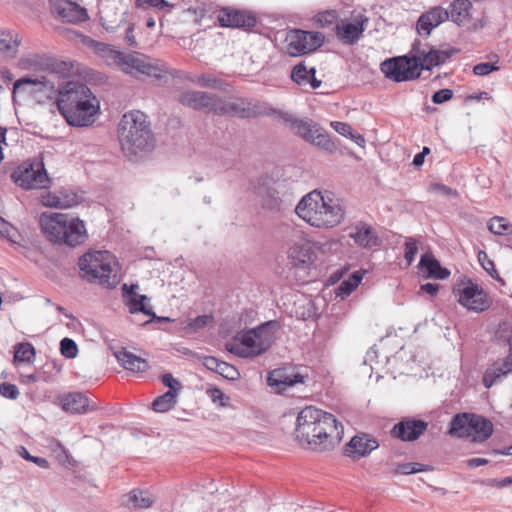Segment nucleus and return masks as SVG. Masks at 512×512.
<instances>
[{"mask_svg":"<svg viewBox=\"0 0 512 512\" xmlns=\"http://www.w3.org/2000/svg\"><path fill=\"white\" fill-rule=\"evenodd\" d=\"M453 97V91L448 88H443L436 91L432 95V102L435 104H442L449 101Z\"/></svg>","mask_w":512,"mask_h":512,"instance_id":"nucleus-57","label":"nucleus"},{"mask_svg":"<svg viewBox=\"0 0 512 512\" xmlns=\"http://www.w3.org/2000/svg\"><path fill=\"white\" fill-rule=\"evenodd\" d=\"M0 395L7 399L14 400L19 395V389L15 384L3 382L0 384Z\"/></svg>","mask_w":512,"mask_h":512,"instance_id":"nucleus-54","label":"nucleus"},{"mask_svg":"<svg viewBox=\"0 0 512 512\" xmlns=\"http://www.w3.org/2000/svg\"><path fill=\"white\" fill-rule=\"evenodd\" d=\"M361 281L362 276L357 272L353 273L348 280L342 281L341 284L339 285L338 289L340 291V294L343 296L351 294L358 287Z\"/></svg>","mask_w":512,"mask_h":512,"instance_id":"nucleus-45","label":"nucleus"},{"mask_svg":"<svg viewBox=\"0 0 512 512\" xmlns=\"http://www.w3.org/2000/svg\"><path fill=\"white\" fill-rule=\"evenodd\" d=\"M84 43L93 49L108 66H115L126 74L132 76L144 75L161 80L167 70L164 64L146 57L138 52L124 53L116 50L112 45L87 38Z\"/></svg>","mask_w":512,"mask_h":512,"instance_id":"nucleus-3","label":"nucleus"},{"mask_svg":"<svg viewBox=\"0 0 512 512\" xmlns=\"http://www.w3.org/2000/svg\"><path fill=\"white\" fill-rule=\"evenodd\" d=\"M268 385L278 390H285L297 383H303L304 377L300 374H288L286 369H275L269 372L267 377Z\"/></svg>","mask_w":512,"mask_h":512,"instance_id":"nucleus-29","label":"nucleus"},{"mask_svg":"<svg viewBox=\"0 0 512 512\" xmlns=\"http://www.w3.org/2000/svg\"><path fill=\"white\" fill-rule=\"evenodd\" d=\"M417 252H418L417 242L410 238L405 243V253H404V257H405L408 265H410L414 261Z\"/></svg>","mask_w":512,"mask_h":512,"instance_id":"nucleus-55","label":"nucleus"},{"mask_svg":"<svg viewBox=\"0 0 512 512\" xmlns=\"http://www.w3.org/2000/svg\"><path fill=\"white\" fill-rule=\"evenodd\" d=\"M448 14V20L462 25L471 18L472 3L469 0H455L445 8Z\"/></svg>","mask_w":512,"mask_h":512,"instance_id":"nucleus-34","label":"nucleus"},{"mask_svg":"<svg viewBox=\"0 0 512 512\" xmlns=\"http://www.w3.org/2000/svg\"><path fill=\"white\" fill-rule=\"evenodd\" d=\"M221 362H222L221 360H219L213 356H207V357H204V359H203V365L207 369L214 371L216 373L218 371V368H219Z\"/></svg>","mask_w":512,"mask_h":512,"instance_id":"nucleus-61","label":"nucleus"},{"mask_svg":"<svg viewBox=\"0 0 512 512\" xmlns=\"http://www.w3.org/2000/svg\"><path fill=\"white\" fill-rule=\"evenodd\" d=\"M288 258L295 267L307 268L316 259V253L308 242L296 243L290 247Z\"/></svg>","mask_w":512,"mask_h":512,"instance_id":"nucleus-23","label":"nucleus"},{"mask_svg":"<svg viewBox=\"0 0 512 512\" xmlns=\"http://www.w3.org/2000/svg\"><path fill=\"white\" fill-rule=\"evenodd\" d=\"M218 21L222 27L246 28L255 26L256 18L254 15L230 8H223L218 14Z\"/></svg>","mask_w":512,"mask_h":512,"instance_id":"nucleus-18","label":"nucleus"},{"mask_svg":"<svg viewBox=\"0 0 512 512\" xmlns=\"http://www.w3.org/2000/svg\"><path fill=\"white\" fill-rule=\"evenodd\" d=\"M57 92L55 82L48 76H25L13 84V97L16 94H26L34 98L51 99Z\"/></svg>","mask_w":512,"mask_h":512,"instance_id":"nucleus-13","label":"nucleus"},{"mask_svg":"<svg viewBox=\"0 0 512 512\" xmlns=\"http://www.w3.org/2000/svg\"><path fill=\"white\" fill-rule=\"evenodd\" d=\"M51 10L68 22H83L89 18L84 7L68 0L52 1Z\"/></svg>","mask_w":512,"mask_h":512,"instance_id":"nucleus-21","label":"nucleus"},{"mask_svg":"<svg viewBox=\"0 0 512 512\" xmlns=\"http://www.w3.org/2000/svg\"><path fill=\"white\" fill-rule=\"evenodd\" d=\"M287 53L291 56H301L317 50L324 43V36L320 32H310L294 29L286 36Z\"/></svg>","mask_w":512,"mask_h":512,"instance_id":"nucleus-14","label":"nucleus"},{"mask_svg":"<svg viewBox=\"0 0 512 512\" xmlns=\"http://www.w3.org/2000/svg\"><path fill=\"white\" fill-rule=\"evenodd\" d=\"M20 35L12 29H0V54L15 57L21 44Z\"/></svg>","mask_w":512,"mask_h":512,"instance_id":"nucleus-35","label":"nucleus"},{"mask_svg":"<svg viewBox=\"0 0 512 512\" xmlns=\"http://www.w3.org/2000/svg\"><path fill=\"white\" fill-rule=\"evenodd\" d=\"M419 53L420 56H415V59L419 64L418 69L421 74L422 70H432L434 67L445 63L454 54V50L430 48L429 51Z\"/></svg>","mask_w":512,"mask_h":512,"instance_id":"nucleus-25","label":"nucleus"},{"mask_svg":"<svg viewBox=\"0 0 512 512\" xmlns=\"http://www.w3.org/2000/svg\"><path fill=\"white\" fill-rule=\"evenodd\" d=\"M35 348L29 342L20 343L14 353V362L32 363L35 359Z\"/></svg>","mask_w":512,"mask_h":512,"instance_id":"nucleus-42","label":"nucleus"},{"mask_svg":"<svg viewBox=\"0 0 512 512\" xmlns=\"http://www.w3.org/2000/svg\"><path fill=\"white\" fill-rule=\"evenodd\" d=\"M428 428V423L421 419L406 418L393 426L391 436L404 442L417 440Z\"/></svg>","mask_w":512,"mask_h":512,"instance_id":"nucleus-16","label":"nucleus"},{"mask_svg":"<svg viewBox=\"0 0 512 512\" xmlns=\"http://www.w3.org/2000/svg\"><path fill=\"white\" fill-rule=\"evenodd\" d=\"M433 190L439 194L449 196V197H456L458 195V192L455 189L450 188L449 186H446L444 184H434Z\"/></svg>","mask_w":512,"mask_h":512,"instance_id":"nucleus-60","label":"nucleus"},{"mask_svg":"<svg viewBox=\"0 0 512 512\" xmlns=\"http://www.w3.org/2000/svg\"><path fill=\"white\" fill-rule=\"evenodd\" d=\"M274 184L268 177L261 178L257 187V194L261 197L264 208L280 210L282 200Z\"/></svg>","mask_w":512,"mask_h":512,"instance_id":"nucleus-26","label":"nucleus"},{"mask_svg":"<svg viewBox=\"0 0 512 512\" xmlns=\"http://www.w3.org/2000/svg\"><path fill=\"white\" fill-rule=\"evenodd\" d=\"M379 446L375 439L364 436H354L345 446V454L356 460L369 455Z\"/></svg>","mask_w":512,"mask_h":512,"instance_id":"nucleus-22","label":"nucleus"},{"mask_svg":"<svg viewBox=\"0 0 512 512\" xmlns=\"http://www.w3.org/2000/svg\"><path fill=\"white\" fill-rule=\"evenodd\" d=\"M212 96V94L207 92L188 90L179 96L178 101L182 105L194 110H203L209 112L212 103Z\"/></svg>","mask_w":512,"mask_h":512,"instance_id":"nucleus-28","label":"nucleus"},{"mask_svg":"<svg viewBox=\"0 0 512 512\" xmlns=\"http://www.w3.org/2000/svg\"><path fill=\"white\" fill-rule=\"evenodd\" d=\"M125 40L129 46H136V38L134 36V25L129 24L128 27L125 30Z\"/></svg>","mask_w":512,"mask_h":512,"instance_id":"nucleus-63","label":"nucleus"},{"mask_svg":"<svg viewBox=\"0 0 512 512\" xmlns=\"http://www.w3.org/2000/svg\"><path fill=\"white\" fill-rule=\"evenodd\" d=\"M138 6L148 5L155 7L159 10H163L165 8H172L173 5L168 3L166 0H136Z\"/></svg>","mask_w":512,"mask_h":512,"instance_id":"nucleus-58","label":"nucleus"},{"mask_svg":"<svg viewBox=\"0 0 512 512\" xmlns=\"http://www.w3.org/2000/svg\"><path fill=\"white\" fill-rule=\"evenodd\" d=\"M161 381L164 386L168 387L169 390L167 392H172L178 396L180 390L182 389V384L176 378L173 377L171 373H165L161 377Z\"/></svg>","mask_w":512,"mask_h":512,"instance_id":"nucleus-51","label":"nucleus"},{"mask_svg":"<svg viewBox=\"0 0 512 512\" xmlns=\"http://www.w3.org/2000/svg\"><path fill=\"white\" fill-rule=\"evenodd\" d=\"M488 230L495 235H508L512 233V225L503 217H492L487 223Z\"/></svg>","mask_w":512,"mask_h":512,"instance_id":"nucleus-41","label":"nucleus"},{"mask_svg":"<svg viewBox=\"0 0 512 512\" xmlns=\"http://www.w3.org/2000/svg\"><path fill=\"white\" fill-rule=\"evenodd\" d=\"M296 214L305 222L317 228H332L343 219L344 212L339 204L325 198L319 191L305 195L295 208Z\"/></svg>","mask_w":512,"mask_h":512,"instance_id":"nucleus-6","label":"nucleus"},{"mask_svg":"<svg viewBox=\"0 0 512 512\" xmlns=\"http://www.w3.org/2000/svg\"><path fill=\"white\" fill-rule=\"evenodd\" d=\"M282 119L296 135L300 136L305 141L329 153H333L337 150V145L329 137V134L313 120L297 118L291 113H284Z\"/></svg>","mask_w":512,"mask_h":512,"instance_id":"nucleus-10","label":"nucleus"},{"mask_svg":"<svg viewBox=\"0 0 512 512\" xmlns=\"http://www.w3.org/2000/svg\"><path fill=\"white\" fill-rule=\"evenodd\" d=\"M211 106L209 112H213L217 115H228L229 113V102L228 100L212 96Z\"/></svg>","mask_w":512,"mask_h":512,"instance_id":"nucleus-48","label":"nucleus"},{"mask_svg":"<svg viewBox=\"0 0 512 512\" xmlns=\"http://www.w3.org/2000/svg\"><path fill=\"white\" fill-rule=\"evenodd\" d=\"M79 276L92 284L115 288L121 277L116 257L107 250H90L78 260Z\"/></svg>","mask_w":512,"mask_h":512,"instance_id":"nucleus-5","label":"nucleus"},{"mask_svg":"<svg viewBox=\"0 0 512 512\" xmlns=\"http://www.w3.org/2000/svg\"><path fill=\"white\" fill-rule=\"evenodd\" d=\"M338 19V13L336 10H327L320 12L316 15V21L321 27H328L335 23Z\"/></svg>","mask_w":512,"mask_h":512,"instance_id":"nucleus-49","label":"nucleus"},{"mask_svg":"<svg viewBox=\"0 0 512 512\" xmlns=\"http://www.w3.org/2000/svg\"><path fill=\"white\" fill-rule=\"evenodd\" d=\"M512 372V367L503 359L493 362L484 372L483 384L490 388Z\"/></svg>","mask_w":512,"mask_h":512,"instance_id":"nucleus-33","label":"nucleus"},{"mask_svg":"<svg viewBox=\"0 0 512 512\" xmlns=\"http://www.w3.org/2000/svg\"><path fill=\"white\" fill-rule=\"evenodd\" d=\"M363 22H349L341 20L340 23L335 25V33L337 38L347 45L355 44L364 32Z\"/></svg>","mask_w":512,"mask_h":512,"instance_id":"nucleus-27","label":"nucleus"},{"mask_svg":"<svg viewBox=\"0 0 512 512\" xmlns=\"http://www.w3.org/2000/svg\"><path fill=\"white\" fill-rule=\"evenodd\" d=\"M60 352L67 359H73L78 354V347L76 342L68 337L60 341Z\"/></svg>","mask_w":512,"mask_h":512,"instance_id":"nucleus-46","label":"nucleus"},{"mask_svg":"<svg viewBox=\"0 0 512 512\" xmlns=\"http://www.w3.org/2000/svg\"><path fill=\"white\" fill-rule=\"evenodd\" d=\"M493 431V423L488 418L476 413L462 412L452 417L447 433L473 443H483L492 436Z\"/></svg>","mask_w":512,"mask_h":512,"instance_id":"nucleus-9","label":"nucleus"},{"mask_svg":"<svg viewBox=\"0 0 512 512\" xmlns=\"http://www.w3.org/2000/svg\"><path fill=\"white\" fill-rule=\"evenodd\" d=\"M118 137L121 148L128 157L151 151L155 143L147 117L140 111L123 115L118 125Z\"/></svg>","mask_w":512,"mask_h":512,"instance_id":"nucleus-4","label":"nucleus"},{"mask_svg":"<svg viewBox=\"0 0 512 512\" xmlns=\"http://www.w3.org/2000/svg\"><path fill=\"white\" fill-rule=\"evenodd\" d=\"M49 57L40 54H30L20 59V66L28 70L45 71L48 67Z\"/></svg>","mask_w":512,"mask_h":512,"instance_id":"nucleus-38","label":"nucleus"},{"mask_svg":"<svg viewBox=\"0 0 512 512\" xmlns=\"http://www.w3.org/2000/svg\"><path fill=\"white\" fill-rule=\"evenodd\" d=\"M478 261L481 267L498 283L501 285H505V280L499 275L498 271L495 268L494 262L489 259L487 253L483 250L478 252Z\"/></svg>","mask_w":512,"mask_h":512,"instance_id":"nucleus-43","label":"nucleus"},{"mask_svg":"<svg viewBox=\"0 0 512 512\" xmlns=\"http://www.w3.org/2000/svg\"><path fill=\"white\" fill-rule=\"evenodd\" d=\"M250 115V108L243 99H237L229 102L228 116H238L246 118Z\"/></svg>","mask_w":512,"mask_h":512,"instance_id":"nucleus-44","label":"nucleus"},{"mask_svg":"<svg viewBox=\"0 0 512 512\" xmlns=\"http://www.w3.org/2000/svg\"><path fill=\"white\" fill-rule=\"evenodd\" d=\"M177 395L172 392H165L152 402V409L155 412L164 413L173 409L177 403Z\"/></svg>","mask_w":512,"mask_h":512,"instance_id":"nucleus-40","label":"nucleus"},{"mask_svg":"<svg viewBox=\"0 0 512 512\" xmlns=\"http://www.w3.org/2000/svg\"><path fill=\"white\" fill-rule=\"evenodd\" d=\"M457 294L459 304L474 312L485 311L492 304L491 298L483 288L472 281H468L463 288H459Z\"/></svg>","mask_w":512,"mask_h":512,"instance_id":"nucleus-15","label":"nucleus"},{"mask_svg":"<svg viewBox=\"0 0 512 512\" xmlns=\"http://www.w3.org/2000/svg\"><path fill=\"white\" fill-rule=\"evenodd\" d=\"M19 454L21 455L22 458H24L25 460H28V461H31V462L35 463L40 468L48 469L50 467V464H49V462H48V460L46 458L38 457V456H32L27 451V449L24 448V447H21V451L19 452Z\"/></svg>","mask_w":512,"mask_h":512,"instance_id":"nucleus-53","label":"nucleus"},{"mask_svg":"<svg viewBox=\"0 0 512 512\" xmlns=\"http://www.w3.org/2000/svg\"><path fill=\"white\" fill-rule=\"evenodd\" d=\"M197 84L204 88L221 89L223 81L212 74H202L197 77Z\"/></svg>","mask_w":512,"mask_h":512,"instance_id":"nucleus-47","label":"nucleus"},{"mask_svg":"<svg viewBox=\"0 0 512 512\" xmlns=\"http://www.w3.org/2000/svg\"><path fill=\"white\" fill-rule=\"evenodd\" d=\"M279 324L275 320H270L261 325L243 332L239 336V343L231 345L228 350L241 357L251 358L265 353L275 340V332Z\"/></svg>","mask_w":512,"mask_h":512,"instance_id":"nucleus-8","label":"nucleus"},{"mask_svg":"<svg viewBox=\"0 0 512 512\" xmlns=\"http://www.w3.org/2000/svg\"><path fill=\"white\" fill-rule=\"evenodd\" d=\"M138 289L137 284H132L128 286L124 284L122 287L123 297L126 298V304L129 307V312L134 314L138 312H142L145 315L155 317V313L152 308H147L145 301L148 300L146 295H140L135 292Z\"/></svg>","mask_w":512,"mask_h":512,"instance_id":"nucleus-24","label":"nucleus"},{"mask_svg":"<svg viewBox=\"0 0 512 512\" xmlns=\"http://www.w3.org/2000/svg\"><path fill=\"white\" fill-rule=\"evenodd\" d=\"M418 62L415 56H396L384 60L380 64V70L386 78L394 82H406L420 77Z\"/></svg>","mask_w":512,"mask_h":512,"instance_id":"nucleus-12","label":"nucleus"},{"mask_svg":"<svg viewBox=\"0 0 512 512\" xmlns=\"http://www.w3.org/2000/svg\"><path fill=\"white\" fill-rule=\"evenodd\" d=\"M217 373L228 380H236L240 376L239 371L233 365L224 361L221 362Z\"/></svg>","mask_w":512,"mask_h":512,"instance_id":"nucleus-52","label":"nucleus"},{"mask_svg":"<svg viewBox=\"0 0 512 512\" xmlns=\"http://www.w3.org/2000/svg\"><path fill=\"white\" fill-rule=\"evenodd\" d=\"M207 394L213 403L219 404L221 407L228 406L230 398L221 389L217 387L210 388L207 390Z\"/></svg>","mask_w":512,"mask_h":512,"instance_id":"nucleus-50","label":"nucleus"},{"mask_svg":"<svg viewBox=\"0 0 512 512\" xmlns=\"http://www.w3.org/2000/svg\"><path fill=\"white\" fill-rule=\"evenodd\" d=\"M155 502V497L147 490L134 489L122 498V504L129 509H146Z\"/></svg>","mask_w":512,"mask_h":512,"instance_id":"nucleus-30","label":"nucleus"},{"mask_svg":"<svg viewBox=\"0 0 512 512\" xmlns=\"http://www.w3.org/2000/svg\"><path fill=\"white\" fill-rule=\"evenodd\" d=\"M413 467L412 463H402L397 465L395 470L393 471L394 474H401V475H410L412 474Z\"/></svg>","mask_w":512,"mask_h":512,"instance_id":"nucleus-64","label":"nucleus"},{"mask_svg":"<svg viewBox=\"0 0 512 512\" xmlns=\"http://www.w3.org/2000/svg\"><path fill=\"white\" fill-rule=\"evenodd\" d=\"M114 355L119 364L126 370L132 372H145L149 368L148 362L145 359L136 356L125 349L115 352Z\"/></svg>","mask_w":512,"mask_h":512,"instance_id":"nucleus-36","label":"nucleus"},{"mask_svg":"<svg viewBox=\"0 0 512 512\" xmlns=\"http://www.w3.org/2000/svg\"><path fill=\"white\" fill-rule=\"evenodd\" d=\"M56 93L58 110L69 125L84 127L94 122L99 104L87 85L67 82Z\"/></svg>","mask_w":512,"mask_h":512,"instance_id":"nucleus-2","label":"nucleus"},{"mask_svg":"<svg viewBox=\"0 0 512 512\" xmlns=\"http://www.w3.org/2000/svg\"><path fill=\"white\" fill-rule=\"evenodd\" d=\"M448 20V14L442 6H434L423 13L416 23V30L421 36H429L431 31Z\"/></svg>","mask_w":512,"mask_h":512,"instance_id":"nucleus-20","label":"nucleus"},{"mask_svg":"<svg viewBox=\"0 0 512 512\" xmlns=\"http://www.w3.org/2000/svg\"><path fill=\"white\" fill-rule=\"evenodd\" d=\"M498 69H499V67L493 63L483 62V63H479V64L475 65L473 68V72L475 75H478V76H486V75L490 74L491 72L496 71Z\"/></svg>","mask_w":512,"mask_h":512,"instance_id":"nucleus-56","label":"nucleus"},{"mask_svg":"<svg viewBox=\"0 0 512 512\" xmlns=\"http://www.w3.org/2000/svg\"><path fill=\"white\" fill-rule=\"evenodd\" d=\"M46 72H48V74L46 76H48L50 79H52V77L54 75H58L60 77H66L71 74L72 65L68 62L59 61L57 59L49 57L48 67L46 69Z\"/></svg>","mask_w":512,"mask_h":512,"instance_id":"nucleus-39","label":"nucleus"},{"mask_svg":"<svg viewBox=\"0 0 512 512\" xmlns=\"http://www.w3.org/2000/svg\"><path fill=\"white\" fill-rule=\"evenodd\" d=\"M420 291L427 293L430 296H435L439 291V285L436 283L428 282L420 286Z\"/></svg>","mask_w":512,"mask_h":512,"instance_id":"nucleus-62","label":"nucleus"},{"mask_svg":"<svg viewBox=\"0 0 512 512\" xmlns=\"http://www.w3.org/2000/svg\"><path fill=\"white\" fill-rule=\"evenodd\" d=\"M39 222L43 233L51 242L75 247L87 239L84 222L68 214L43 213Z\"/></svg>","mask_w":512,"mask_h":512,"instance_id":"nucleus-7","label":"nucleus"},{"mask_svg":"<svg viewBox=\"0 0 512 512\" xmlns=\"http://www.w3.org/2000/svg\"><path fill=\"white\" fill-rule=\"evenodd\" d=\"M13 181L23 189L46 188L50 179L40 158L23 162L11 175Z\"/></svg>","mask_w":512,"mask_h":512,"instance_id":"nucleus-11","label":"nucleus"},{"mask_svg":"<svg viewBox=\"0 0 512 512\" xmlns=\"http://www.w3.org/2000/svg\"><path fill=\"white\" fill-rule=\"evenodd\" d=\"M82 197L69 188H61L42 196L44 206L51 208L67 209L78 205Z\"/></svg>","mask_w":512,"mask_h":512,"instance_id":"nucleus-19","label":"nucleus"},{"mask_svg":"<svg viewBox=\"0 0 512 512\" xmlns=\"http://www.w3.org/2000/svg\"><path fill=\"white\" fill-rule=\"evenodd\" d=\"M88 406L87 396L80 392L69 393L62 399V409L72 414L85 413Z\"/></svg>","mask_w":512,"mask_h":512,"instance_id":"nucleus-37","label":"nucleus"},{"mask_svg":"<svg viewBox=\"0 0 512 512\" xmlns=\"http://www.w3.org/2000/svg\"><path fill=\"white\" fill-rule=\"evenodd\" d=\"M418 266L426 272L425 278L443 280L450 276V271L442 267L439 260L427 253L421 255Z\"/></svg>","mask_w":512,"mask_h":512,"instance_id":"nucleus-31","label":"nucleus"},{"mask_svg":"<svg viewBox=\"0 0 512 512\" xmlns=\"http://www.w3.org/2000/svg\"><path fill=\"white\" fill-rule=\"evenodd\" d=\"M343 434V425L331 413L313 406L298 413L295 438L301 446L316 451L328 450L342 440Z\"/></svg>","mask_w":512,"mask_h":512,"instance_id":"nucleus-1","label":"nucleus"},{"mask_svg":"<svg viewBox=\"0 0 512 512\" xmlns=\"http://www.w3.org/2000/svg\"><path fill=\"white\" fill-rule=\"evenodd\" d=\"M348 237L354 241L355 245L363 249H373L381 244L374 228L364 221H358L351 225Z\"/></svg>","mask_w":512,"mask_h":512,"instance_id":"nucleus-17","label":"nucleus"},{"mask_svg":"<svg viewBox=\"0 0 512 512\" xmlns=\"http://www.w3.org/2000/svg\"><path fill=\"white\" fill-rule=\"evenodd\" d=\"M331 127L340 135L348 137L349 134H351L352 127L345 123L340 121H332Z\"/></svg>","mask_w":512,"mask_h":512,"instance_id":"nucleus-59","label":"nucleus"},{"mask_svg":"<svg viewBox=\"0 0 512 512\" xmlns=\"http://www.w3.org/2000/svg\"><path fill=\"white\" fill-rule=\"evenodd\" d=\"M315 74V67L308 69L304 62H300L293 67L291 78L300 86L309 84L313 89H317L321 86L322 82L316 78Z\"/></svg>","mask_w":512,"mask_h":512,"instance_id":"nucleus-32","label":"nucleus"}]
</instances>
